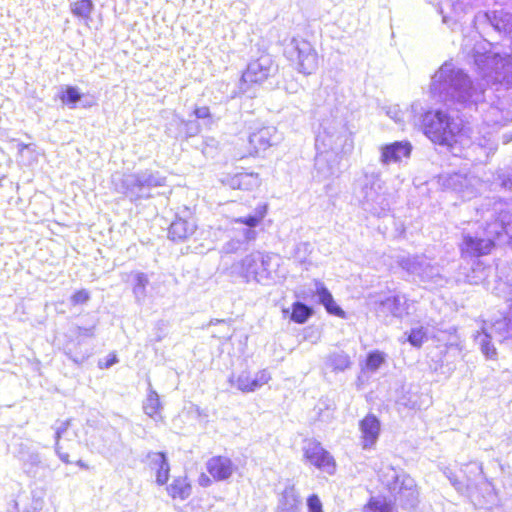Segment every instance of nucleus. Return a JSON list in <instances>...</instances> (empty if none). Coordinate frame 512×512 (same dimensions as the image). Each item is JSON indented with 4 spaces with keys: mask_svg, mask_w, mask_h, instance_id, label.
Wrapping results in <instances>:
<instances>
[{
    "mask_svg": "<svg viewBox=\"0 0 512 512\" xmlns=\"http://www.w3.org/2000/svg\"><path fill=\"white\" fill-rule=\"evenodd\" d=\"M481 76L492 82L493 87L483 89L475 85L468 73L452 61H445L432 75L429 86L431 98L438 103L457 110H474L482 114L488 125H498L507 119L504 110L512 101L504 100L507 87L492 77L485 76L477 67Z\"/></svg>",
    "mask_w": 512,
    "mask_h": 512,
    "instance_id": "obj_1",
    "label": "nucleus"
},
{
    "mask_svg": "<svg viewBox=\"0 0 512 512\" xmlns=\"http://www.w3.org/2000/svg\"><path fill=\"white\" fill-rule=\"evenodd\" d=\"M477 24H488L499 34H503L511 41L510 52L502 57L498 52H479L474 50L473 59L476 67L487 76L500 82V85L507 87V95L504 100L512 101V12L505 9H493L478 12L475 15Z\"/></svg>",
    "mask_w": 512,
    "mask_h": 512,
    "instance_id": "obj_2",
    "label": "nucleus"
},
{
    "mask_svg": "<svg viewBox=\"0 0 512 512\" xmlns=\"http://www.w3.org/2000/svg\"><path fill=\"white\" fill-rule=\"evenodd\" d=\"M352 195L362 209L373 216H386L390 211V194L375 165H367L355 176Z\"/></svg>",
    "mask_w": 512,
    "mask_h": 512,
    "instance_id": "obj_3",
    "label": "nucleus"
},
{
    "mask_svg": "<svg viewBox=\"0 0 512 512\" xmlns=\"http://www.w3.org/2000/svg\"><path fill=\"white\" fill-rule=\"evenodd\" d=\"M407 114L413 125L418 126L436 144L451 146L462 137L459 125L441 109L424 110L422 104L417 101L411 104Z\"/></svg>",
    "mask_w": 512,
    "mask_h": 512,
    "instance_id": "obj_4",
    "label": "nucleus"
},
{
    "mask_svg": "<svg viewBox=\"0 0 512 512\" xmlns=\"http://www.w3.org/2000/svg\"><path fill=\"white\" fill-rule=\"evenodd\" d=\"M166 177L158 171L150 169L138 170L131 173H115L112 175V184L117 193L123 194L130 201L148 199L151 190L165 185Z\"/></svg>",
    "mask_w": 512,
    "mask_h": 512,
    "instance_id": "obj_5",
    "label": "nucleus"
},
{
    "mask_svg": "<svg viewBox=\"0 0 512 512\" xmlns=\"http://www.w3.org/2000/svg\"><path fill=\"white\" fill-rule=\"evenodd\" d=\"M316 150L324 149L347 155L352 152L354 142L345 118L338 111L320 123V130L315 138Z\"/></svg>",
    "mask_w": 512,
    "mask_h": 512,
    "instance_id": "obj_6",
    "label": "nucleus"
},
{
    "mask_svg": "<svg viewBox=\"0 0 512 512\" xmlns=\"http://www.w3.org/2000/svg\"><path fill=\"white\" fill-rule=\"evenodd\" d=\"M279 267L276 255L254 251L231 266V271L245 282H256L262 285L274 281V273Z\"/></svg>",
    "mask_w": 512,
    "mask_h": 512,
    "instance_id": "obj_7",
    "label": "nucleus"
},
{
    "mask_svg": "<svg viewBox=\"0 0 512 512\" xmlns=\"http://www.w3.org/2000/svg\"><path fill=\"white\" fill-rule=\"evenodd\" d=\"M95 336L96 325L82 327L72 324L58 338L59 350L76 365H82L93 355L94 345L91 343V340Z\"/></svg>",
    "mask_w": 512,
    "mask_h": 512,
    "instance_id": "obj_8",
    "label": "nucleus"
},
{
    "mask_svg": "<svg viewBox=\"0 0 512 512\" xmlns=\"http://www.w3.org/2000/svg\"><path fill=\"white\" fill-rule=\"evenodd\" d=\"M398 266L407 273L412 281L424 287H443L447 279L442 275L440 266L433 263L424 254H408L397 258Z\"/></svg>",
    "mask_w": 512,
    "mask_h": 512,
    "instance_id": "obj_9",
    "label": "nucleus"
},
{
    "mask_svg": "<svg viewBox=\"0 0 512 512\" xmlns=\"http://www.w3.org/2000/svg\"><path fill=\"white\" fill-rule=\"evenodd\" d=\"M387 488L403 509L412 510L419 504V492L415 480L404 472H397L392 469L390 479L387 481Z\"/></svg>",
    "mask_w": 512,
    "mask_h": 512,
    "instance_id": "obj_10",
    "label": "nucleus"
},
{
    "mask_svg": "<svg viewBox=\"0 0 512 512\" xmlns=\"http://www.w3.org/2000/svg\"><path fill=\"white\" fill-rule=\"evenodd\" d=\"M284 55L298 72L310 75L318 68V54L313 45L302 38H292L285 46Z\"/></svg>",
    "mask_w": 512,
    "mask_h": 512,
    "instance_id": "obj_11",
    "label": "nucleus"
},
{
    "mask_svg": "<svg viewBox=\"0 0 512 512\" xmlns=\"http://www.w3.org/2000/svg\"><path fill=\"white\" fill-rule=\"evenodd\" d=\"M93 444L110 463L123 461L131 453V449L123 442L121 433L111 426L104 428L99 435L98 443Z\"/></svg>",
    "mask_w": 512,
    "mask_h": 512,
    "instance_id": "obj_12",
    "label": "nucleus"
},
{
    "mask_svg": "<svg viewBox=\"0 0 512 512\" xmlns=\"http://www.w3.org/2000/svg\"><path fill=\"white\" fill-rule=\"evenodd\" d=\"M257 57L252 56L246 70L242 74V85L260 84L278 73L279 66L273 56L265 51L259 52Z\"/></svg>",
    "mask_w": 512,
    "mask_h": 512,
    "instance_id": "obj_13",
    "label": "nucleus"
},
{
    "mask_svg": "<svg viewBox=\"0 0 512 512\" xmlns=\"http://www.w3.org/2000/svg\"><path fill=\"white\" fill-rule=\"evenodd\" d=\"M408 302L407 296L399 292L376 300L373 303L374 311L376 316L384 321L389 317L401 320L410 314Z\"/></svg>",
    "mask_w": 512,
    "mask_h": 512,
    "instance_id": "obj_14",
    "label": "nucleus"
},
{
    "mask_svg": "<svg viewBox=\"0 0 512 512\" xmlns=\"http://www.w3.org/2000/svg\"><path fill=\"white\" fill-rule=\"evenodd\" d=\"M302 449L305 460L311 465L327 472L329 475L335 473V460L319 441L315 439L305 440Z\"/></svg>",
    "mask_w": 512,
    "mask_h": 512,
    "instance_id": "obj_15",
    "label": "nucleus"
},
{
    "mask_svg": "<svg viewBox=\"0 0 512 512\" xmlns=\"http://www.w3.org/2000/svg\"><path fill=\"white\" fill-rule=\"evenodd\" d=\"M314 167L319 179H327L340 174L341 152L320 149L317 150Z\"/></svg>",
    "mask_w": 512,
    "mask_h": 512,
    "instance_id": "obj_16",
    "label": "nucleus"
},
{
    "mask_svg": "<svg viewBox=\"0 0 512 512\" xmlns=\"http://www.w3.org/2000/svg\"><path fill=\"white\" fill-rule=\"evenodd\" d=\"M183 213L184 216L176 214L169 226L168 238L173 242H184L196 231L197 225L189 209L185 208Z\"/></svg>",
    "mask_w": 512,
    "mask_h": 512,
    "instance_id": "obj_17",
    "label": "nucleus"
},
{
    "mask_svg": "<svg viewBox=\"0 0 512 512\" xmlns=\"http://www.w3.org/2000/svg\"><path fill=\"white\" fill-rule=\"evenodd\" d=\"M379 161L382 166L400 163L402 159H408L412 152V145L409 141H394L380 147Z\"/></svg>",
    "mask_w": 512,
    "mask_h": 512,
    "instance_id": "obj_18",
    "label": "nucleus"
},
{
    "mask_svg": "<svg viewBox=\"0 0 512 512\" xmlns=\"http://www.w3.org/2000/svg\"><path fill=\"white\" fill-rule=\"evenodd\" d=\"M494 246L495 243L491 239L465 233L460 244V251L463 258L480 257L489 254Z\"/></svg>",
    "mask_w": 512,
    "mask_h": 512,
    "instance_id": "obj_19",
    "label": "nucleus"
},
{
    "mask_svg": "<svg viewBox=\"0 0 512 512\" xmlns=\"http://www.w3.org/2000/svg\"><path fill=\"white\" fill-rule=\"evenodd\" d=\"M18 458L21 462L23 472L32 478L38 475L40 468H49V465L43 461L40 452L26 444L20 445Z\"/></svg>",
    "mask_w": 512,
    "mask_h": 512,
    "instance_id": "obj_20",
    "label": "nucleus"
},
{
    "mask_svg": "<svg viewBox=\"0 0 512 512\" xmlns=\"http://www.w3.org/2000/svg\"><path fill=\"white\" fill-rule=\"evenodd\" d=\"M280 137L277 134V129L274 126H266L258 129L249 134L248 142L251 148L249 154H258L260 151H265L269 147L277 144Z\"/></svg>",
    "mask_w": 512,
    "mask_h": 512,
    "instance_id": "obj_21",
    "label": "nucleus"
},
{
    "mask_svg": "<svg viewBox=\"0 0 512 512\" xmlns=\"http://www.w3.org/2000/svg\"><path fill=\"white\" fill-rule=\"evenodd\" d=\"M72 419L57 421L54 434V451L58 458L65 464H70V456L68 453L69 446H65L64 442H71L73 439L69 433Z\"/></svg>",
    "mask_w": 512,
    "mask_h": 512,
    "instance_id": "obj_22",
    "label": "nucleus"
},
{
    "mask_svg": "<svg viewBox=\"0 0 512 512\" xmlns=\"http://www.w3.org/2000/svg\"><path fill=\"white\" fill-rule=\"evenodd\" d=\"M359 430L361 432L362 448L364 450H370L378 441L381 431V422L377 416L369 413L360 420Z\"/></svg>",
    "mask_w": 512,
    "mask_h": 512,
    "instance_id": "obj_23",
    "label": "nucleus"
},
{
    "mask_svg": "<svg viewBox=\"0 0 512 512\" xmlns=\"http://www.w3.org/2000/svg\"><path fill=\"white\" fill-rule=\"evenodd\" d=\"M270 380V374L266 370L258 371L254 376L249 372H241L234 380L233 376L229 379L232 385L244 393L254 392Z\"/></svg>",
    "mask_w": 512,
    "mask_h": 512,
    "instance_id": "obj_24",
    "label": "nucleus"
},
{
    "mask_svg": "<svg viewBox=\"0 0 512 512\" xmlns=\"http://www.w3.org/2000/svg\"><path fill=\"white\" fill-rule=\"evenodd\" d=\"M237 466L227 456H213L206 462V470L215 481L228 480Z\"/></svg>",
    "mask_w": 512,
    "mask_h": 512,
    "instance_id": "obj_25",
    "label": "nucleus"
},
{
    "mask_svg": "<svg viewBox=\"0 0 512 512\" xmlns=\"http://www.w3.org/2000/svg\"><path fill=\"white\" fill-rule=\"evenodd\" d=\"M267 213L266 205L258 206L253 214H249L247 216L239 217L235 219V223H239L244 225L240 231L242 233V237L248 240H255L257 237V231L255 228L260 224Z\"/></svg>",
    "mask_w": 512,
    "mask_h": 512,
    "instance_id": "obj_26",
    "label": "nucleus"
},
{
    "mask_svg": "<svg viewBox=\"0 0 512 512\" xmlns=\"http://www.w3.org/2000/svg\"><path fill=\"white\" fill-rule=\"evenodd\" d=\"M498 342L512 336V311L508 317L502 316L493 322L484 321L481 327Z\"/></svg>",
    "mask_w": 512,
    "mask_h": 512,
    "instance_id": "obj_27",
    "label": "nucleus"
},
{
    "mask_svg": "<svg viewBox=\"0 0 512 512\" xmlns=\"http://www.w3.org/2000/svg\"><path fill=\"white\" fill-rule=\"evenodd\" d=\"M150 467L156 471V483L165 485L169 480L170 464L165 452H149L147 454Z\"/></svg>",
    "mask_w": 512,
    "mask_h": 512,
    "instance_id": "obj_28",
    "label": "nucleus"
},
{
    "mask_svg": "<svg viewBox=\"0 0 512 512\" xmlns=\"http://www.w3.org/2000/svg\"><path fill=\"white\" fill-rule=\"evenodd\" d=\"M301 499L294 486H287L279 500V512H300Z\"/></svg>",
    "mask_w": 512,
    "mask_h": 512,
    "instance_id": "obj_29",
    "label": "nucleus"
},
{
    "mask_svg": "<svg viewBox=\"0 0 512 512\" xmlns=\"http://www.w3.org/2000/svg\"><path fill=\"white\" fill-rule=\"evenodd\" d=\"M352 365L350 356L344 351L330 353L324 362V368L334 373L344 372Z\"/></svg>",
    "mask_w": 512,
    "mask_h": 512,
    "instance_id": "obj_30",
    "label": "nucleus"
},
{
    "mask_svg": "<svg viewBox=\"0 0 512 512\" xmlns=\"http://www.w3.org/2000/svg\"><path fill=\"white\" fill-rule=\"evenodd\" d=\"M493 339L494 338L482 328L474 334V342L487 360L497 359L498 353L492 342Z\"/></svg>",
    "mask_w": 512,
    "mask_h": 512,
    "instance_id": "obj_31",
    "label": "nucleus"
},
{
    "mask_svg": "<svg viewBox=\"0 0 512 512\" xmlns=\"http://www.w3.org/2000/svg\"><path fill=\"white\" fill-rule=\"evenodd\" d=\"M167 492L174 499L185 500L191 495L192 487L186 476L177 477L167 486Z\"/></svg>",
    "mask_w": 512,
    "mask_h": 512,
    "instance_id": "obj_32",
    "label": "nucleus"
},
{
    "mask_svg": "<svg viewBox=\"0 0 512 512\" xmlns=\"http://www.w3.org/2000/svg\"><path fill=\"white\" fill-rule=\"evenodd\" d=\"M314 314L312 306L301 301H295L291 305L290 321L296 324H305Z\"/></svg>",
    "mask_w": 512,
    "mask_h": 512,
    "instance_id": "obj_33",
    "label": "nucleus"
},
{
    "mask_svg": "<svg viewBox=\"0 0 512 512\" xmlns=\"http://www.w3.org/2000/svg\"><path fill=\"white\" fill-rule=\"evenodd\" d=\"M148 386V394L146 400L143 403V410L149 417L156 418V416H160L162 404L160 402L158 393L152 389L150 382L148 383Z\"/></svg>",
    "mask_w": 512,
    "mask_h": 512,
    "instance_id": "obj_34",
    "label": "nucleus"
},
{
    "mask_svg": "<svg viewBox=\"0 0 512 512\" xmlns=\"http://www.w3.org/2000/svg\"><path fill=\"white\" fill-rule=\"evenodd\" d=\"M82 97L83 93H81L79 88L72 85L63 86L59 94V98L62 103L71 109L76 108L77 103L82 99Z\"/></svg>",
    "mask_w": 512,
    "mask_h": 512,
    "instance_id": "obj_35",
    "label": "nucleus"
},
{
    "mask_svg": "<svg viewBox=\"0 0 512 512\" xmlns=\"http://www.w3.org/2000/svg\"><path fill=\"white\" fill-rule=\"evenodd\" d=\"M366 512H397L395 504L386 497H371L365 506Z\"/></svg>",
    "mask_w": 512,
    "mask_h": 512,
    "instance_id": "obj_36",
    "label": "nucleus"
},
{
    "mask_svg": "<svg viewBox=\"0 0 512 512\" xmlns=\"http://www.w3.org/2000/svg\"><path fill=\"white\" fill-rule=\"evenodd\" d=\"M133 294L138 304H142L147 296L146 288L149 284L148 276L143 272H137L133 278Z\"/></svg>",
    "mask_w": 512,
    "mask_h": 512,
    "instance_id": "obj_37",
    "label": "nucleus"
},
{
    "mask_svg": "<svg viewBox=\"0 0 512 512\" xmlns=\"http://www.w3.org/2000/svg\"><path fill=\"white\" fill-rule=\"evenodd\" d=\"M335 410V403L328 398L320 399L317 405L315 406V411L317 413L318 420L321 422H330L334 418Z\"/></svg>",
    "mask_w": 512,
    "mask_h": 512,
    "instance_id": "obj_38",
    "label": "nucleus"
},
{
    "mask_svg": "<svg viewBox=\"0 0 512 512\" xmlns=\"http://www.w3.org/2000/svg\"><path fill=\"white\" fill-rule=\"evenodd\" d=\"M387 357V354L383 351L372 350L366 355L363 369L374 373L386 362Z\"/></svg>",
    "mask_w": 512,
    "mask_h": 512,
    "instance_id": "obj_39",
    "label": "nucleus"
},
{
    "mask_svg": "<svg viewBox=\"0 0 512 512\" xmlns=\"http://www.w3.org/2000/svg\"><path fill=\"white\" fill-rule=\"evenodd\" d=\"M71 12L74 16L88 20L94 10L93 0H76L70 4Z\"/></svg>",
    "mask_w": 512,
    "mask_h": 512,
    "instance_id": "obj_40",
    "label": "nucleus"
},
{
    "mask_svg": "<svg viewBox=\"0 0 512 512\" xmlns=\"http://www.w3.org/2000/svg\"><path fill=\"white\" fill-rule=\"evenodd\" d=\"M251 241L252 240L244 239V237H242V233L237 230L235 237L224 243L222 246V251L226 254H232L240 250H246V246Z\"/></svg>",
    "mask_w": 512,
    "mask_h": 512,
    "instance_id": "obj_41",
    "label": "nucleus"
},
{
    "mask_svg": "<svg viewBox=\"0 0 512 512\" xmlns=\"http://www.w3.org/2000/svg\"><path fill=\"white\" fill-rule=\"evenodd\" d=\"M404 335L406 341L415 348H420L427 340V330L423 326L412 327Z\"/></svg>",
    "mask_w": 512,
    "mask_h": 512,
    "instance_id": "obj_42",
    "label": "nucleus"
},
{
    "mask_svg": "<svg viewBox=\"0 0 512 512\" xmlns=\"http://www.w3.org/2000/svg\"><path fill=\"white\" fill-rule=\"evenodd\" d=\"M496 227H500L501 230H497L496 234H505L509 238H512V213L504 212L501 213L495 222Z\"/></svg>",
    "mask_w": 512,
    "mask_h": 512,
    "instance_id": "obj_43",
    "label": "nucleus"
},
{
    "mask_svg": "<svg viewBox=\"0 0 512 512\" xmlns=\"http://www.w3.org/2000/svg\"><path fill=\"white\" fill-rule=\"evenodd\" d=\"M240 190L251 191L260 186V178L256 173H239Z\"/></svg>",
    "mask_w": 512,
    "mask_h": 512,
    "instance_id": "obj_44",
    "label": "nucleus"
},
{
    "mask_svg": "<svg viewBox=\"0 0 512 512\" xmlns=\"http://www.w3.org/2000/svg\"><path fill=\"white\" fill-rule=\"evenodd\" d=\"M219 142L212 137L202 138L201 143L196 147L201 149L205 157L214 158L218 150Z\"/></svg>",
    "mask_w": 512,
    "mask_h": 512,
    "instance_id": "obj_45",
    "label": "nucleus"
},
{
    "mask_svg": "<svg viewBox=\"0 0 512 512\" xmlns=\"http://www.w3.org/2000/svg\"><path fill=\"white\" fill-rule=\"evenodd\" d=\"M184 124L186 120L180 118H173L167 128L168 134L176 139H185L184 137Z\"/></svg>",
    "mask_w": 512,
    "mask_h": 512,
    "instance_id": "obj_46",
    "label": "nucleus"
},
{
    "mask_svg": "<svg viewBox=\"0 0 512 512\" xmlns=\"http://www.w3.org/2000/svg\"><path fill=\"white\" fill-rule=\"evenodd\" d=\"M311 253V245L309 242H299L293 250V257L299 263H304Z\"/></svg>",
    "mask_w": 512,
    "mask_h": 512,
    "instance_id": "obj_47",
    "label": "nucleus"
},
{
    "mask_svg": "<svg viewBox=\"0 0 512 512\" xmlns=\"http://www.w3.org/2000/svg\"><path fill=\"white\" fill-rule=\"evenodd\" d=\"M10 512H37L36 507L30 504V500L27 497L19 496L13 506L9 510Z\"/></svg>",
    "mask_w": 512,
    "mask_h": 512,
    "instance_id": "obj_48",
    "label": "nucleus"
},
{
    "mask_svg": "<svg viewBox=\"0 0 512 512\" xmlns=\"http://www.w3.org/2000/svg\"><path fill=\"white\" fill-rule=\"evenodd\" d=\"M315 295L319 304L324 305L333 296L328 288L321 281H315Z\"/></svg>",
    "mask_w": 512,
    "mask_h": 512,
    "instance_id": "obj_49",
    "label": "nucleus"
},
{
    "mask_svg": "<svg viewBox=\"0 0 512 512\" xmlns=\"http://www.w3.org/2000/svg\"><path fill=\"white\" fill-rule=\"evenodd\" d=\"M184 129V137L185 139H188L197 136L201 130V127L196 119L186 120V124H184Z\"/></svg>",
    "mask_w": 512,
    "mask_h": 512,
    "instance_id": "obj_50",
    "label": "nucleus"
},
{
    "mask_svg": "<svg viewBox=\"0 0 512 512\" xmlns=\"http://www.w3.org/2000/svg\"><path fill=\"white\" fill-rule=\"evenodd\" d=\"M323 306L328 314L339 318H346L345 311L335 302L333 297Z\"/></svg>",
    "mask_w": 512,
    "mask_h": 512,
    "instance_id": "obj_51",
    "label": "nucleus"
},
{
    "mask_svg": "<svg viewBox=\"0 0 512 512\" xmlns=\"http://www.w3.org/2000/svg\"><path fill=\"white\" fill-rule=\"evenodd\" d=\"M90 294L86 289L76 291L70 298L73 305L85 304L89 301Z\"/></svg>",
    "mask_w": 512,
    "mask_h": 512,
    "instance_id": "obj_52",
    "label": "nucleus"
},
{
    "mask_svg": "<svg viewBox=\"0 0 512 512\" xmlns=\"http://www.w3.org/2000/svg\"><path fill=\"white\" fill-rule=\"evenodd\" d=\"M307 508L308 512H323L322 502L318 495L311 494L307 498Z\"/></svg>",
    "mask_w": 512,
    "mask_h": 512,
    "instance_id": "obj_53",
    "label": "nucleus"
},
{
    "mask_svg": "<svg viewBox=\"0 0 512 512\" xmlns=\"http://www.w3.org/2000/svg\"><path fill=\"white\" fill-rule=\"evenodd\" d=\"M222 183L231 189H239L240 190V178L239 173L235 175H227L222 179Z\"/></svg>",
    "mask_w": 512,
    "mask_h": 512,
    "instance_id": "obj_54",
    "label": "nucleus"
},
{
    "mask_svg": "<svg viewBox=\"0 0 512 512\" xmlns=\"http://www.w3.org/2000/svg\"><path fill=\"white\" fill-rule=\"evenodd\" d=\"M498 180L500 181L501 187L512 191V173H502L498 175Z\"/></svg>",
    "mask_w": 512,
    "mask_h": 512,
    "instance_id": "obj_55",
    "label": "nucleus"
},
{
    "mask_svg": "<svg viewBox=\"0 0 512 512\" xmlns=\"http://www.w3.org/2000/svg\"><path fill=\"white\" fill-rule=\"evenodd\" d=\"M193 114L196 119H207L211 117L210 109L207 106L195 108Z\"/></svg>",
    "mask_w": 512,
    "mask_h": 512,
    "instance_id": "obj_56",
    "label": "nucleus"
},
{
    "mask_svg": "<svg viewBox=\"0 0 512 512\" xmlns=\"http://www.w3.org/2000/svg\"><path fill=\"white\" fill-rule=\"evenodd\" d=\"M387 115L392 118L396 123L401 124L404 122V114L398 110L396 107L390 108L387 112Z\"/></svg>",
    "mask_w": 512,
    "mask_h": 512,
    "instance_id": "obj_57",
    "label": "nucleus"
},
{
    "mask_svg": "<svg viewBox=\"0 0 512 512\" xmlns=\"http://www.w3.org/2000/svg\"><path fill=\"white\" fill-rule=\"evenodd\" d=\"M118 362V358L115 354H110L105 362L103 363L102 361H99V367L101 369H108L110 368L111 366H113L114 364H116Z\"/></svg>",
    "mask_w": 512,
    "mask_h": 512,
    "instance_id": "obj_58",
    "label": "nucleus"
},
{
    "mask_svg": "<svg viewBox=\"0 0 512 512\" xmlns=\"http://www.w3.org/2000/svg\"><path fill=\"white\" fill-rule=\"evenodd\" d=\"M198 484L201 487L207 488L212 485V479L205 473H201L198 477Z\"/></svg>",
    "mask_w": 512,
    "mask_h": 512,
    "instance_id": "obj_59",
    "label": "nucleus"
},
{
    "mask_svg": "<svg viewBox=\"0 0 512 512\" xmlns=\"http://www.w3.org/2000/svg\"><path fill=\"white\" fill-rule=\"evenodd\" d=\"M163 337H164V332L160 328H158L153 340L155 342H160L163 339Z\"/></svg>",
    "mask_w": 512,
    "mask_h": 512,
    "instance_id": "obj_60",
    "label": "nucleus"
},
{
    "mask_svg": "<svg viewBox=\"0 0 512 512\" xmlns=\"http://www.w3.org/2000/svg\"><path fill=\"white\" fill-rule=\"evenodd\" d=\"M451 484L457 489L460 490L462 488V483L457 481L456 479L449 477Z\"/></svg>",
    "mask_w": 512,
    "mask_h": 512,
    "instance_id": "obj_61",
    "label": "nucleus"
},
{
    "mask_svg": "<svg viewBox=\"0 0 512 512\" xmlns=\"http://www.w3.org/2000/svg\"><path fill=\"white\" fill-rule=\"evenodd\" d=\"M76 465L79 466L81 469H88V465L83 461V460H77L76 462Z\"/></svg>",
    "mask_w": 512,
    "mask_h": 512,
    "instance_id": "obj_62",
    "label": "nucleus"
},
{
    "mask_svg": "<svg viewBox=\"0 0 512 512\" xmlns=\"http://www.w3.org/2000/svg\"><path fill=\"white\" fill-rule=\"evenodd\" d=\"M282 313H283L284 317H286V316L290 317L291 308H283Z\"/></svg>",
    "mask_w": 512,
    "mask_h": 512,
    "instance_id": "obj_63",
    "label": "nucleus"
},
{
    "mask_svg": "<svg viewBox=\"0 0 512 512\" xmlns=\"http://www.w3.org/2000/svg\"><path fill=\"white\" fill-rule=\"evenodd\" d=\"M505 142H509L512 140V135L508 136L507 134L504 135Z\"/></svg>",
    "mask_w": 512,
    "mask_h": 512,
    "instance_id": "obj_64",
    "label": "nucleus"
}]
</instances>
